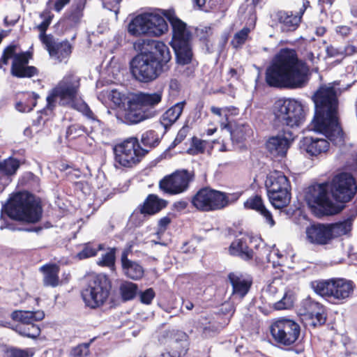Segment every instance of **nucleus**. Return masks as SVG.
I'll return each instance as SVG.
<instances>
[{
    "instance_id": "nucleus-1",
    "label": "nucleus",
    "mask_w": 357,
    "mask_h": 357,
    "mask_svg": "<svg viewBox=\"0 0 357 357\" xmlns=\"http://www.w3.org/2000/svg\"><path fill=\"white\" fill-rule=\"evenodd\" d=\"M315 113L310 130L326 137L307 136L301 142V148L311 157H322L331 147L343 142V131L339 123L337 90L331 86H321L314 95Z\"/></svg>"
},
{
    "instance_id": "nucleus-2",
    "label": "nucleus",
    "mask_w": 357,
    "mask_h": 357,
    "mask_svg": "<svg viewBox=\"0 0 357 357\" xmlns=\"http://www.w3.org/2000/svg\"><path fill=\"white\" fill-rule=\"evenodd\" d=\"M334 199L340 202H347L355 195L357 185L354 177L348 173L336 175L331 184L324 183L316 184L308 188L305 195L306 201L312 208L319 207L325 214L333 215L341 210L331 200L328 190Z\"/></svg>"
},
{
    "instance_id": "nucleus-3",
    "label": "nucleus",
    "mask_w": 357,
    "mask_h": 357,
    "mask_svg": "<svg viewBox=\"0 0 357 357\" xmlns=\"http://www.w3.org/2000/svg\"><path fill=\"white\" fill-rule=\"evenodd\" d=\"M309 68L298 61L293 50L282 49L266 70V81L271 86L301 88L308 80Z\"/></svg>"
},
{
    "instance_id": "nucleus-4",
    "label": "nucleus",
    "mask_w": 357,
    "mask_h": 357,
    "mask_svg": "<svg viewBox=\"0 0 357 357\" xmlns=\"http://www.w3.org/2000/svg\"><path fill=\"white\" fill-rule=\"evenodd\" d=\"M80 79L73 74L67 75L50 92L47 97V109H52L56 100L59 104L73 107L82 112L94 123L99 125L98 120L90 109L87 104L84 102L79 96Z\"/></svg>"
},
{
    "instance_id": "nucleus-5",
    "label": "nucleus",
    "mask_w": 357,
    "mask_h": 357,
    "mask_svg": "<svg viewBox=\"0 0 357 357\" xmlns=\"http://www.w3.org/2000/svg\"><path fill=\"white\" fill-rule=\"evenodd\" d=\"M162 93L139 92L131 95L123 104L120 118L127 124H136L156 115L155 107L161 102Z\"/></svg>"
},
{
    "instance_id": "nucleus-6",
    "label": "nucleus",
    "mask_w": 357,
    "mask_h": 357,
    "mask_svg": "<svg viewBox=\"0 0 357 357\" xmlns=\"http://www.w3.org/2000/svg\"><path fill=\"white\" fill-rule=\"evenodd\" d=\"M3 211L11 219L26 223L39 222L43 213L39 202L27 192H20L13 195L8 203L3 205Z\"/></svg>"
},
{
    "instance_id": "nucleus-7",
    "label": "nucleus",
    "mask_w": 357,
    "mask_h": 357,
    "mask_svg": "<svg viewBox=\"0 0 357 357\" xmlns=\"http://www.w3.org/2000/svg\"><path fill=\"white\" fill-rule=\"evenodd\" d=\"M163 15L172 27V46L178 63L185 65L191 61L192 52L190 46L192 33L185 22L178 19L174 11L165 10Z\"/></svg>"
},
{
    "instance_id": "nucleus-8",
    "label": "nucleus",
    "mask_w": 357,
    "mask_h": 357,
    "mask_svg": "<svg viewBox=\"0 0 357 357\" xmlns=\"http://www.w3.org/2000/svg\"><path fill=\"white\" fill-rule=\"evenodd\" d=\"M272 113L274 125L277 127L296 128L301 126L305 120L303 104L293 98L276 100L273 105Z\"/></svg>"
},
{
    "instance_id": "nucleus-9",
    "label": "nucleus",
    "mask_w": 357,
    "mask_h": 357,
    "mask_svg": "<svg viewBox=\"0 0 357 357\" xmlns=\"http://www.w3.org/2000/svg\"><path fill=\"white\" fill-rule=\"evenodd\" d=\"M168 30L164 17L157 13H144L133 17L127 25L128 33L135 37L160 36Z\"/></svg>"
},
{
    "instance_id": "nucleus-10",
    "label": "nucleus",
    "mask_w": 357,
    "mask_h": 357,
    "mask_svg": "<svg viewBox=\"0 0 357 357\" xmlns=\"http://www.w3.org/2000/svg\"><path fill=\"white\" fill-rule=\"evenodd\" d=\"M241 192L225 193L210 188L199 190L192 197V204L202 211L221 210L236 202Z\"/></svg>"
},
{
    "instance_id": "nucleus-11",
    "label": "nucleus",
    "mask_w": 357,
    "mask_h": 357,
    "mask_svg": "<svg viewBox=\"0 0 357 357\" xmlns=\"http://www.w3.org/2000/svg\"><path fill=\"white\" fill-rule=\"evenodd\" d=\"M266 187L270 202L275 208H284L289 204L291 185L283 172H271L266 176Z\"/></svg>"
},
{
    "instance_id": "nucleus-12",
    "label": "nucleus",
    "mask_w": 357,
    "mask_h": 357,
    "mask_svg": "<svg viewBox=\"0 0 357 357\" xmlns=\"http://www.w3.org/2000/svg\"><path fill=\"white\" fill-rule=\"evenodd\" d=\"M130 70L139 82L148 83L155 80L163 72L162 67L151 53H141L130 62Z\"/></svg>"
},
{
    "instance_id": "nucleus-13",
    "label": "nucleus",
    "mask_w": 357,
    "mask_h": 357,
    "mask_svg": "<svg viewBox=\"0 0 357 357\" xmlns=\"http://www.w3.org/2000/svg\"><path fill=\"white\" fill-rule=\"evenodd\" d=\"M116 167H132L138 164L148 153L136 137H130L113 148Z\"/></svg>"
},
{
    "instance_id": "nucleus-14",
    "label": "nucleus",
    "mask_w": 357,
    "mask_h": 357,
    "mask_svg": "<svg viewBox=\"0 0 357 357\" xmlns=\"http://www.w3.org/2000/svg\"><path fill=\"white\" fill-rule=\"evenodd\" d=\"M30 54L28 52H21L17 45H10L3 50L0 59V68L7 65L10 59L13 60L11 73L17 77H31L36 74L35 67L29 66L28 63Z\"/></svg>"
},
{
    "instance_id": "nucleus-15",
    "label": "nucleus",
    "mask_w": 357,
    "mask_h": 357,
    "mask_svg": "<svg viewBox=\"0 0 357 357\" xmlns=\"http://www.w3.org/2000/svg\"><path fill=\"white\" fill-rule=\"evenodd\" d=\"M311 287L317 294L323 297L344 301L353 294L355 285L350 280L335 278L312 282Z\"/></svg>"
},
{
    "instance_id": "nucleus-16",
    "label": "nucleus",
    "mask_w": 357,
    "mask_h": 357,
    "mask_svg": "<svg viewBox=\"0 0 357 357\" xmlns=\"http://www.w3.org/2000/svg\"><path fill=\"white\" fill-rule=\"evenodd\" d=\"M110 284L105 276H95L82 292L85 304L91 308L102 306L108 299Z\"/></svg>"
},
{
    "instance_id": "nucleus-17",
    "label": "nucleus",
    "mask_w": 357,
    "mask_h": 357,
    "mask_svg": "<svg viewBox=\"0 0 357 357\" xmlns=\"http://www.w3.org/2000/svg\"><path fill=\"white\" fill-rule=\"evenodd\" d=\"M271 335L278 344L289 346L295 343L301 334L299 324L293 319L279 318L270 327Z\"/></svg>"
},
{
    "instance_id": "nucleus-18",
    "label": "nucleus",
    "mask_w": 357,
    "mask_h": 357,
    "mask_svg": "<svg viewBox=\"0 0 357 357\" xmlns=\"http://www.w3.org/2000/svg\"><path fill=\"white\" fill-rule=\"evenodd\" d=\"M264 294L268 300V305L276 310H289L294 305L293 294L290 291H284L278 279L273 280L267 286Z\"/></svg>"
},
{
    "instance_id": "nucleus-19",
    "label": "nucleus",
    "mask_w": 357,
    "mask_h": 357,
    "mask_svg": "<svg viewBox=\"0 0 357 357\" xmlns=\"http://www.w3.org/2000/svg\"><path fill=\"white\" fill-rule=\"evenodd\" d=\"M194 178V174L187 170L176 171L163 178L159 183L160 188L165 193L178 195L188 189L190 183Z\"/></svg>"
},
{
    "instance_id": "nucleus-20",
    "label": "nucleus",
    "mask_w": 357,
    "mask_h": 357,
    "mask_svg": "<svg viewBox=\"0 0 357 357\" xmlns=\"http://www.w3.org/2000/svg\"><path fill=\"white\" fill-rule=\"evenodd\" d=\"M40 40L50 56L60 62L68 58L72 52V46L68 41L56 43L52 36L43 34L40 35Z\"/></svg>"
},
{
    "instance_id": "nucleus-21",
    "label": "nucleus",
    "mask_w": 357,
    "mask_h": 357,
    "mask_svg": "<svg viewBox=\"0 0 357 357\" xmlns=\"http://www.w3.org/2000/svg\"><path fill=\"white\" fill-rule=\"evenodd\" d=\"M293 140L292 132L284 131L270 137L266 144V149L275 157H284Z\"/></svg>"
},
{
    "instance_id": "nucleus-22",
    "label": "nucleus",
    "mask_w": 357,
    "mask_h": 357,
    "mask_svg": "<svg viewBox=\"0 0 357 357\" xmlns=\"http://www.w3.org/2000/svg\"><path fill=\"white\" fill-rule=\"evenodd\" d=\"M302 306L305 319L310 321L309 324L315 327L323 325L326 322L324 308L318 302L307 298L303 301Z\"/></svg>"
},
{
    "instance_id": "nucleus-23",
    "label": "nucleus",
    "mask_w": 357,
    "mask_h": 357,
    "mask_svg": "<svg viewBox=\"0 0 357 357\" xmlns=\"http://www.w3.org/2000/svg\"><path fill=\"white\" fill-rule=\"evenodd\" d=\"M309 6V1L303 0L302 8H300L298 15H294L291 13L284 11L279 12L278 16L281 24V29L283 31H292L296 30L301 22L303 15Z\"/></svg>"
},
{
    "instance_id": "nucleus-24",
    "label": "nucleus",
    "mask_w": 357,
    "mask_h": 357,
    "mask_svg": "<svg viewBox=\"0 0 357 357\" xmlns=\"http://www.w3.org/2000/svg\"><path fill=\"white\" fill-rule=\"evenodd\" d=\"M167 202L160 199L155 195H150L145 200L139 211H135L132 213V219L145 216V215H153L159 212L166 206Z\"/></svg>"
},
{
    "instance_id": "nucleus-25",
    "label": "nucleus",
    "mask_w": 357,
    "mask_h": 357,
    "mask_svg": "<svg viewBox=\"0 0 357 357\" xmlns=\"http://www.w3.org/2000/svg\"><path fill=\"white\" fill-rule=\"evenodd\" d=\"M228 278L233 288V295L241 298L244 297L250 288L251 279L240 273H231Z\"/></svg>"
},
{
    "instance_id": "nucleus-26",
    "label": "nucleus",
    "mask_w": 357,
    "mask_h": 357,
    "mask_svg": "<svg viewBox=\"0 0 357 357\" xmlns=\"http://www.w3.org/2000/svg\"><path fill=\"white\" fill-rule=\"evenodd\" d=\"M308 241L312 243L326 244L331 240V233L328 225H314L306 229Z\"/></svg>"
},
{
    "instance_id": "nucleus-27",
    "label": "nucleus",
    "mask_w": 357,
    "mask_h": 357,
    "mask_svg": "<svg viewBox=\"0 0 357 357\" xmlns=\"http://www.w3.org/2000/svg\"><path fill=\"white\" fill-rule=\"evenodd\" d=\"M128 250H124L121 255V264L124 274L132 280H139L144 275V269L136 261L128 259Z\"/></svg>"
},
{
    "instance_id": "nucleus-28",
    "label": "nucleus",
    "mask_w": 357,
    "mask_h": 357,
    "mask_svg": "<svg viewBox=\"0 0 357 357\" xmlns=\"http://www.w3.org/2000/svg\"><path fill=\"white\" fill-rule=\"evenodd\" d=\"M244 206L248 209H252L258 212L264 217L266 223L271 227L275 225V221L271 212L265 207L261 197L255 195L250 197L244 203Z\"/></svg>"
},
{
    "instance_id": "nucleus-29",
    "label": "nucleus",
    "mask_w": 357,
    "mask_h": 357,
    "mask_svg": "<svg viewBox=\"0 0 357 357\" xmlns=\"http://www.w3.org/2000/svg\"><path fill=\"white\" fill-rule=\"evenodd\" d=\"M19 167V160L13 158L0 161V172L5 176L0 179V189H3L10 182V176L16 173Z\"/></svg>"
},
{
    "instance_id": "nucleus-30",
    "label": "nucleus",
    "mask_w": 357,
    "mask_h": 357,
    "mask_svg": "<svg viewBox=\"0 0 357 357\" xmlns=\"http://www.w3.org/2000/svg\"><path fill=\"white\" fill-rule=\"evenodd\" d=\"M11 317L13 320L20 323L18 325L32 324H34L35 321L43 319L45 313L40 310H16L12 312Z\"/></svg>"
},
{
    "instance_id": "nucleus-31",
    "label": "nucleus",
    "mask_w": 357,
    "mask_h": 357,
    "mask_svg": "<svg viewBox=\"0 0 357 357\" xmlns=\"http://www.w3.org/2000/svg\"><path fill=\"white\" fill-rule=\"evenodd\" d=\"M229 252L231 255L238 256L245 260L250 259L253 256V252L249 249L245 238L235 239L231 243Z\"/></svg>"
},
{
    "instance_id": "nucleus-32",
    "label": "nucleus",
    "mask_w": 357,
    "mask_h": 357,
    "mask_svg": "<svg viewBox=\"0 0 357 357\" xmlns=\"http://www.w3.org/2000/svg\"><path fill=\"white\" fill-rule=\"evenodd\" d=\"M44 274L43 282L45 286L55 287L59 284V266L53 264H45L40 268Z\"/></svg>"
},
{
    "instance_id": "nucleus-33",
    "label": "nucleus",
    "mask_w": 357,
    "mask_h": 357,
    "mask_svg": "<svg viewBox=\"0 0 357 357\" xmlns=\"http://www.w3.org/2000/svg\"><path fill=\"white\" fill-rule=\"evenodd\" d=\"M153 51L148 53L153 54L155 59L160 61L162 67H165L166 64L171 59L170 50L168 46L162 41H153Z\"/></svg>"
},
{
    "instance_id": "nucleus-34",
    "label": "nucleus",
    "mask_w": 357,
    "mask_h": 357,
    "mask_svg": "<svg viewBox=\"0 0 357 357\" xmlns=\"http://www.w3.org/2000/svg\"><path fill=\"white\" fill-rule=\"evenodd\" d=\"M22 98L16 103V109L21 112H29L36 105L38 95L33 92H26L22 94Z\"/></svg>"
},
{
    "instance_id": "nucleus-35",
    "label": "nucleus",
    "mask_w": 357,
    "mask_h": 357,
    "mask_svg": "<svg viewBox=\"0 0 357 357\" xmlns=\"http://www.w3.org/2000/svg\"><path fill=\"white\" fill-rule=\"evenodd\" d=\"M184 102H178L167 109L161 117V123L165 127L171 126L181 116Z\"/></svg>"
},
{
    "instance_id": "nucleus-36",
    "label": "nucleus",
    "mask_w": 357,
    "mask_h": 357,
    "mask_svg": "<svg viewBox=\"0 0 357 357\" xmlns=\"http://www.w3.org/2000/svg\"><path fill=\"white\" fill-rule=\"evenodd\" d=\"M212 145L210 142L194 137L192 139V143L188 153L190 155H198L204 153L205 151L210 153Z\"/></svg>"
},
{
    "instance_id": "nucleus-37",
    "label": "nucleus",
    "mask_w": 357,
    "mask_h": 357,
    "mask_svg": "<svg viewBox=\"0 0 357 357\" xmlns=\"http://www.w3.org/2000/svg\"><path fill=\"white\" fill-rule=\"evenodd\" d=\"M328 230H330L331 239L332 238L338 237L349 233L351 229L352 224L350 220H347L343 222L328 225Z\"/></svg>"
},
{
    "instance_id": "nucleus-38",
    "label": "nucleus",
    "mask_w": 357,
    "mask_h": 357,
    "mask_svg": "<svg viewBox=\"0 0 357 357\" xmlns=\"http://www.w3.org/2000/svg\"><path fill=\"white\" fill-rule=\"evenodd\" d=\"M84 8V2L83 0H79L76 4L71 6L67 13V19L72 25H76L80 22L83 16Z\"/></svg>"
},
{
    "instance_id": "nucleus-39",
    "label": "nucleus",
    "mask_w": 357,
    "mask_h": 357,
    "mask_svg": "<svg viewBox=\"0 0 357 357\" xmlns=\"http://www.w3.org/2000/svg\"><path fill=\"white\" fill-rule=\"evenodd\" d=\"M356 52H357V46L353 45H349L344 47L331 45L326 48L327 55L331 57H344L345 56L351 55Z\"/></svg>"
},
{
    "instance_id": "nucleus-40",
    "label": "nucleus",
    "mask_w": 357,
    "mask_h": 357,
    "mask_svg": "<svg viewBox=\"0 0 357 357\" xmlns=\"http://www.w3.org/2000/svg\"><path fill=\"white\" fill-rule=\"evenodd\" d=\"M234 107L220 108L215 106L211 107V112L221 118L220 121L222 129L230 130L231 123L229 121V115L231 110H235Z\"/></svg>"
},
{
    "instance_id": "nucleus-41",
    "label": "nucleus",
    "mask_w": 357,
    "mask_h": 357,
    "mask_svg": "<svg viewBox=\"0 0 357 357\" xmlns=\"http://www.w3.org/2000/svg\"><path fill=\"white\" fill-rule=\"evenodd\" d=\"M15 331L21 335L36 339L40 334V328L35 324L17 325Z\"/></svg>"
},
{
    "instance_id": "nucleus-42",
    "label": "nucleus",
    "mask_w": 357,
    "mask_h": 357,
    "mask_svg": "<svg viewBox=\"0 0 357 357\" xmlns=\"http://www.w3.org/2000/svg\"><path fill=\"white\" fill-rule=\"evenodd\" d=\"M137 285L130 282H125L120 286V292L124 301H129L135 298L137 292Z\"/></svg>"
},
{
    "instance_id": "nucleus-43",
    "label": "nucleus",
    "mask_w": 357,
    "mask_h": 357,
    "mask_svg": "<svg viewBox=\"0 0 357 357\" xmlns=\"http://www.w3.org/2000/svg\"><path fill=\"white\" fill-rule=\"evenodd\" d=\"M250 130V129L249 126L241 124L237 125L235 128H233L232 126L231 125L230 130H227L229 132L231 137L233 140L240 142L245 139Z\"/></svg>"
},
{
    "instance_id": "nucleus-44",
    "label": "nucleus",
    "mask_w": 357,
    "mask_h": 357,
    "mask_svg": "<svg viewBox=\"0 0 357 357\" xmlns=\"http://www.w3.org/2000/svg\"><path fill=\"white\" fill-rule=\"evenodd\" d=\"M141 142L144 146L154 147L159 144L160 138L155 131L148 130L142 135Z\"/></svg>"
},
{
    "instance_id": "nucleus-45",
    "label": "nucleus",
    "mask_w": 357,
    "mask_h": 357,
    "mask_svg": "<svg viewBox=\"0 0 357 357\" xmlns=\"http://www.w3.org/2000/svg\"><path fill=\"white\" fill-rule=\"evenodd\" d=\"M102 249V245H98L97 247H95L90 243H86L84 245L83 249L77 253V257L79 259L91 257L96 255L98 250Z\"/></svg>"
},
{
    "instance_id": "nucleus-46",
    "label": "nucleus",
    "mask_w": 357,
    "mask_h": 357,
    "mask_svg": "<svg viewBox=\"0 0 357 357\" xmlns=\"http://www.w3.org/2000/svg\"><path fill=\"white\" fill-rule=\"evenodd\" d=\"M250 32V28L244 27L241 31L236 33L231 40V44L234 47L238 48L241 47L247 40Z\"/></svg>"
},
{
    "instance_id": "nucleus-47",
    "label": "nucleus",
    "mask_w": 357,
    "mask_h": 357,
    "mask_svg": "<svg viewBox=\"0 0 357 357\" xmlns=\"http://www.w3.org/2000/svg\"><path fill=\"white\" fill-rule=\"evenodd\" d=\"M85 134H89L85 127L80 124H73L68 127L66 131V137L69 139H74Z\"/></svg>"
},
{
    "instance_id": "nucleus-48",
    "label": "nucleus",
    "mask_w": 357,
    "mask_h": 357,
    "mask_svg": "<svg viewBox=\"0 0 357 357\" xmlns=\"http://www.w3.org/2000/svg\"><path fill=\"white\" fill-rule=\"evenodd\" d=\"M90 343H83L73 347L70 354V357H88L89 355Z\"/></svg>"
},
{
    "instance_id": "nucleus-49",
    "label": "nucleus",
    "mask_w": 357,
    "mask_h": 357,
    "mask_svg": "<svg viewBox=\"0 0 357 357\" xmlns=\"http://www.w3.org/2000/svg\"><path fill=\"white\" fill-rule=\"evenodd\" d=\"M115 259V249H111L106 254L102 255V259L98 261V264L101 266H112Z\"/></svg>"
},
{
    "instance_id": "nucleus-50",
    "label": "nucleus",
    "mask_w": 357,
    "mask_h": 357,
    "mask_svg": "<svg viewBox=\"0 0 357 357\" xmlns=\"http://www.w3.org/2000/svg\"><path fill=\"white\" fill-rule=\"evenodd\" d=\"M195 33L200 40L207 41L212 36V29L208 26H200L196 29Z\"/></svg>"
},
{
    "instance_id": "nucleus-51",
    "label": "nucleus",
    "mask_w": 357,
    "mask_h": 357,
    "mask_svg": "<svg viewBox=\"0 0 357 357\" xmlns=\"http://www.w3.org/2000/svg\"><path fill=\"white\" fill-rule=\"evenodd\" d=\"M284 257L280 254L278 250H273L268 256L269 262H272L273 266H282L284 262Z\"/></svg>"
},
{
    "instance_id": "nucleus-52",
    "label": "nucleus",
    "mask_w": 357,
    "mask_h": 357,
    "mask_svg": "<svg viewBox=\"0 0 357 357\" xmlns=\"http://www.w3.org/2000/svg\"><path fill=\"white\" fill-rule=\"evenodd\" d=\"M70 2V0H49L48 6L51 9L59 12Z\"/></svg>"
},
{
    "instance_id": "nucleus-53",
    "label": "nucleus",
    "mask_w": 357,
    "mask_h": 357,
    "mask_svg": "<svg viewBox=\"0 0 357 357\" xmlns=\"http://www.w3.org/2000/svg\"><path fill=\"white\" fill-rule=\"evenodd\" d=\"M155 296V292L153 289L150 288L140 294L141 301L144 304H150Z\"/></svg>"
},
{
    "instance_id": "nucleus-54",
    "label": "nucleus",
    "mask_w": 357,
    "mask_h": 357,
    "mask_svg": "<svg viewBox=\"0 0 357 357\" xmlns=\"http://www.w3.org/2000/svg\"><path fill=\"white\" fill-rule=\"evenodd\" d=\"M103 6L110 10H112L116 15L119 12L118 5L121 0H101Z\"/></svg>"
},
{
    "instance_id": "nucleus-55",
    "label": "nucleus",
    "mask_w": 357,
    "mask_h": 357,
    "mask_svg": "<svg viewBox=\"0 0 357 357\" xmlns=\"http://www.w3.org/2000/svg\"><path fill=\"white\" fill-rule=\"evenodd\" d=\"M109 97L112 101L116 105H119L122 103L123 96L121 93L116 90H113L109 94Z\"/></svg>"
},
{
    "instance_id": "nucleus-56",
    "label": "nucleus",
    "mask_w": 357,
    "mask_h": 357,
    "mask_svg": "<svg viewBox=\"0 0 357 357\" xmlns=\"http://www.w3.org/2000/svg\"><path fill=\"white\" fill-rule=\"evenodd\" d=\"M336 32L343 37H346L351 33V28L347 26H338L335 29Z\"/></svg>"
},
{
    "instance_id": "nucleus-57",
    "label": "nucleus",
    "mask_w": 357,
    "mask_h": 357,
    "mask_svg": "<svg viewBox=\"0 0 357 357\" xmlns=\"http://www.w3.org/2000/svg\"><path fill=\"white\" fill-rule=\"evenodd\" d=\"M185 137V132L183 130H181L177 134L174 141L170 146V148H174L178 144L181 143L184 138Z\"/></svg>"
},
{
    "instance_id": "nucleus-58",
    "label": "nucleus",
    "mask_w": 357,
    "mask_h": 357,
    "mask_svg": "<svg viewBox=\"0 0 357 357\" xmlns=\"http://www.w3.org/2000/svg\"><path fill=\"white\" fill-rule=\"evenodd\" d=\"M50 22H51V17H48L47 19H45L43 20V22H41L38 26V29H39V31H40V34H43V35H46L45 33V31H46V29H47L48 26L50 25ZM40 36H39L40 37Z\"/></svg>"
},
{
    "instance_id": "nucleus-59",
    "label": "nucleus",
    "mask_w": 357,
    "mask_h": 357,
    "mask_svg": "<svg viewBox=\"0 0 357 357\" xmlns=\"http://www.w3.org/2000/svg\"><path fill=\"white\" fill-rule=\"evenodd\" d=\"M171 220L169 217H164L161 218L158 222V226L160 231H164L167 227L169 225Z\"/></svg>"
},
{
    "instance_id": "nucleus-60",
    "label": "nucleus",
    "mask_w": 357,
    "mask_h": 357,
    "mask_svg": "<svg viewBox=\"0 0 357 357\" xmlns=\"http://www.w3.org/2000/svg\"><path fill=\"white\" fill-rule=\"evenodd\" d=\"M10 357H29L26 351L16 349L11 352Z\"/></svg>"
},
{
    "instance_id": "nucleus-61",
    "label": "nucleus",
    "mask_w": 357,
    "mask_h": 357,
    "mask_svg": "<svg viewBox=\"0 0 357 357\" xmlns=\"http://www.w3.org/2000/svg\"><path fill=\"white\" fill-rule=\"evenodd\" d=\"M147 40L144 39H139L133 44V47L136 51H142L144 46L146 44Z\"/></svg>"
},
{
    "instance_id": "nucleus-62",
    "label": "nucleus",
    "mask_w": 357,
    "mask_h": 357,
    "mask_svg": "<svg viewBox=\"0 0 357 357\" xmlns=\"http://www.w3.org/2000/svg\"><path fill=\"white\" fill-rule=\"evenodd\" d=\"M225 0H209L208 4L211 8H218L224 3Z\"/></svg>"
},
{
    "instance_id": "nucleus-63",
    "label": "nucleus",
    "mask_w": 357,
    "mask_h": 357,
    "mask_svg": "<svg viewBox=\"0 0 357 357\" xmlns=\"http://www.w3.org/2000/svg\"><path fill=\"white\" fill-rule=\"evenodd\" d=\"M174 338H175V340L176 341H178V340L185 341L187 340V335L184 332L178 331L175 334V337Z\"/></svg>"
},
{
    "instance_id": "nucleus-64",
    "label": "nucleus",
    "mask_w": 357,
    "mask_h": 357,
    "mask_svg": "<svg viewBox=\"0 0 357 357\" xmlns=\"http://www.w3.org/2000/svg\"><path fill=\"white\" fill-rule=\"evenodd\" d=\"M307 59L312 62V64L317 63L319 61V57L315 56L312 52H308L307 54Z\"/></svg>"
}]
</instances>
